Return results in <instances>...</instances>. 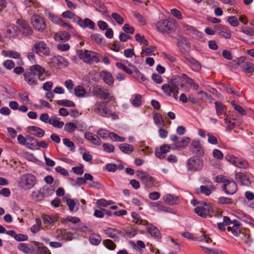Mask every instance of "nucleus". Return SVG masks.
<instances>
[{"label":"nucleus","instance_id":"1","mask_svg":"<svg viewBox=\"0 0 254 254\" xmlns=\"http://www.w3.org/2000/svg\"><path fill=\"white\" fill-rule=\"evenodd\" d=\"M29 71H25L23 76L25 80L30 85H35L37 83V81L35 79L36 75H38V78L40 80L45 79L43 74L45 73V69L39 64H35L30 66Z\"/></svg>","mask_w":254,"mask_h":254},{"label":"nucleus","instance_id":"2","mask_svg":"<svg viewBox=\"0 0 254 254\" xmlns=\"http://www.w3.org/2000/svg\"><path fill=\"white\" fill-rule=\"evenodd\" d=\"M201 156H193L187 161V167L190 171H196L201 170L203 166V161Z\"/></svg>","mask_w":254,"mask_h":254},{"label":"nucleus","instance_id":"3","mask_svg":"<svg viewBox=\"0 0 254 254\" xmlns=\"http://www.w3.org/2000/svg\"><path fill=\"white\" fill-rule=\"evenodd\" d=\"M77 53L80 59L87 64H91L94 62L98 63L100 61L99 56L96 53L87 50H79Z\"/></svg>","mask_w":254,"mask_h":254},{"label":"nucleus","instance_id":"4","mask_svg":"<svg viewBox=\"0 0 254 254\" xmlns=\"http://www.w3.org/2000/svg\"><path fill=\"white\" fill-rule=\"evenodd\" d=\"M194 212L199 216L206 218L207 216H213L214 210L209 203L205 202V204H200L197 206L194 210Z\"/></svg>","mask_w":254,"mask_h":254},{"label":"nucleus","instance_id":"5","mask_svg":"<svg viewBox=\"0 0 254 254\" xmlns=\"http://www.w3.org/2000/svg\"><path fill=\"white\" fill-rule=\"evenodd\" d=\"M35 183V177L30 174H25L20 178V185L25 189H31L34 186Z\"/></svg>","mask_w":254,"mask_h":254},{"label":"nucleus","instance_id":"6","mask_svg":"<svg viewBox=\"0 0 254 254\" xmlns=\"http://www.w3.org/2000/svg\"><path fill=\"white\" fill-rule=\"evenodd\" d=\"M174 23L172 21L164 19L159 21L156 27L159 31L162 33H167L173 30Z\"/></svg>","mask_w":254,"mask_h":254},{"label":"nucleus","instance_id":"7","mask_svg":"<svg viewBox=\"0 0 254 254\" xmlns=\"http://www.w3.org/2000/svg\"><path fill=\"white\" fill-rule=\"evenodd\" d=\"M31 23L35 30L43 32L46 28V24L44 18L38 15H34L31 17Z\"/></svg>","mask_w":254,"mask_h":254},{"label":"nucleus","instance_id":"8","mask_svg":"<svg viewBox=\"0 0 254 254\" xmlns=\"http://www.w3.org/2000/svg\"><path fill=\"white\" fill-rule=\"evenodd\" d=\"M16 23L20 26V32H21L22 35L30 38L33 34V30L26 20L18 19L16 21Z\"/></svg>","mask_w":254,"mask_h":254},{"label":"nucleus","instance_id":"9","mask_svg":"<svg viewBox=\"0 0 254 254\" xmlns=\"http://www.w3.org/2000/svg\"><path fill=\"white\" fill-rule=\"evenodd\" d=\"M32 50L37 54L41 52L46 56L50 55L49 48L47 46L46 44L42 41H40L36 43L32 47Z\"/></svg>","mask_w":254,"mask_h":254},{"label":"nucleus","instance_id":"10","mask_svg":"<svg viewBox=\"0 0 254 254\" xmlns=\"http://www.w3.org/2000/svg\"><path fill=\"white\" fill-rule=\"evenodd\" d=\"M178 41L177 45L181 49L185 50L186 52H189L190 49V46L188 39L184 36L179 35L176 38Z\"/></svg>","mask_w":254,"mask_h":254},{"label":"nucleus","instance_id":"11","mask_svg":"<svg viewBox=\"0 0 254 254\" xmlns=\"http://www.w3.org/2000/svg\"><path fill=\"white\" fill-rule=\"evenodd\" d=\"M77 24L82 28H85L88 27L90 29L94 30L95 27V23L91 19L86 18L82 20L81 18L76 16Z\"/></svg>","mask_w":254,"mask_h":254},{"label":"nucleus","instance_id":"12","mask_svg":"<svg viewBox=\"0 0 254 254\" xmlns=\"http://www.w3.org/2000/svg\"><path fill=\"white\" fill-rule=\"evenodd\" d=\"M222 190L228 194H233L237 190V185L235 182L231 181L228 184L223 185Z\"/></svg>","mask_w":254,"mask_h":254},{"label":"nucleus","instance_id":"13","mask_svg":"<svg viewBox=\"0 0 254 254\" xmlns=\"http://www.w3.org/2000/svg\"><path fill=\"white\" fill-rule=\"evenodd\" d=\"M191 145L193 148L191 150L192 153L195 154L196 156H203L204 155V151L199 140H192Z\"/></svg>","mask_w":254,"mask_h":254},{"label":"nucleus","instance_id":"14","mask_svg":"<svg viewBox=\"0 0 254 254\" xmlns=\"http://www.w3.org/2000/svg\"><path fill=\"white\" fill-rule=\"evenodd\" d=\"M171 149L169 144H164L160 148H156L155 150L156 156L159 159H163L165 157V154L169 152Z\"/></svg>","mask_w":254,"mask_h":254},{"label":"nucleus","instance_id":"15","mask_svg":"<svg viewBox=\"0 0 254 254\" xmlns=\"http://www.w3.org/2000/svg\"><path fill=\"white\" fill-rule=\"evenodd\" d=\"M235 178L238 182L241 183L242 185H245L249 186L251 185L249 178L244 173L242 172H238L235 174Z\"/></svg>","mask_w":254,"mask_h":254},{"label":"nucleus","instance_id":"16","mask_svg":"<svg viewBox=\"0 0 254 254\" xmlns=\"http://www.w3.org/2000/svg\"><path fill=\"white\" fill-rule=\"evenodd\" d=\"M51 62L53 63L54 65L63 66L64 67L67 66L68 62L63 57L58 56H54L51 59Z\"/></svg>","mask_w":254,"mask_h":254},{"label":"nucleus","instance_id":"17","mask_svg":"<svg viewBox=\"0 0 254 254\" xmlns=\"http://www.w3.org/2000/svg\"><path fill=\"white\" fill-rule=\"evenodd\" d=\"M100 75L107 84L109 86L113 84L114 77L110 72L106 70H102L100 72Z\"/></svg>","mask_w":254,"mask_h":254},{"label":"nucleus","instance_id":"18","mask_svg":"<svg viewBox=\"0 0 254 254\" xmlns=\"http://www.w3.org/2000/svg\"><path fill=\"white\" fill-rule=\"evenodd\" d=\"M84 137L88 140H90L94 144L100 145L102 143V141L100 138L96 135L93 134L90 132L85 133Z\"/></svg>","mask_w":254,"mask_h":254},{"label":"nucleus","instance_id":"19","mask_svg":"<svg viewBox=\"0 0 254 254\" xmlns=\"http://www.w3.org/2000/svg\"><path fill=\"white\" fill-rule=\"evenodd\" d=\"M28 131L38 137H42L45 134L44 130L36 126H29L28 127Z\"/></svg>","mask_w":254,"mask_h":254},{"label":"nucleus","instance_id":"20","mask_svg":"<svg viewBox=\"0 0 254 254\" xmlns=\"http://www.w3.org/2000/svg\"><path fill=\"white\" fill-rule=\"evenodd\" d=\"M190 142V138L189 137H185L182 138V140L178 141L177 143H176L174 145V147H172V149H176L178 150L179 149L182 148L184 149L185 148L187 145H188V143Z\"/></svg>","mask_w":254,"mask_h":254},{"label":"nucleus","instance_id":"21","mask_svg":"<svg viewBox=\"0 0 254 254\" xmlns=\"http://www.w3.org/2000/svg\"><path fill=\"white\" fill-rule=\"evenodd\" d=\"M215 30L219 31V34L222 36L227 38L230 39L231 38V35L230 32H228L227 28L223 25H215L214 27Z\"/></svg>","mask_w":254,"mask_h":254},{"label":"nucleus","instance_id":"22","mask_svg":"<svg viewBox=\"0 0 254 254\" xmlns=\"http://www.w3.org/2000/svg\"><path fill=\"white\" fill-rule=\"evenodd\" d=\"M49 124L52 125L55 127L59 128H62L64 125V123L60 121V118L55 116H51L49 121Z\"/></svg>","mask_w":254,"mask_h":254},{"label":"nucleus","instance_id":"23","mask_svg":"<svg viewBox=\"0 0 254 254\" xmlns=\"http://www.w3.org/2000/svg\"><path fill=\"white\" fill-rule=\"evenodd\" d=\"M147 232L154 238L156 239H161L162 235L158 228L151 225V227L147 228Z\"/></svg>","mask_w":254,"mask_h":254},{"label":"nucleus","instance_id":"24","mask_svg":"<svg viewBox=\"0 0 254 254\" xmlns=\"http://www.w3.org/2000/svg\"><path fill=\"white\" fill-rule=\"evenodd\" d=\"M182 55L186 58V59L190 63V64L193 66V69L195 70H198L200 69L201 66L199 63L193 58L186 57L185 56L184 53L181 51Z\"/></svg>","mask_w":254,"mask_h":254},{"label":"nucleus","instance_id":"25","mask_svg":"<svg viewBox=\"0 0 254 254\" xmlns=\"http://www.w3.org/2000/svg\"><path fill=\"white\" fill-rule=\"evenodd\" d=\"M119 148L124 153L129 154L132 152L134 149V147L130 144L124 143L119 145Z\"/></svg>","mask_w":254,"mask_h":254},{"label":"nucleus","instance_id":"26","mask_svg":"<svg viewBox=\"0 0 254 254\" xmlns=\"http://www.w3.org/2000/svg\"><path fill=\"white\" fill-rule=\"evenodd\" d=\"M89 241L92 245L97 246L102 241L101 236L98 234H92L89 237Z\"/></svg>","mask_w":254,"mask_h":254},{"label":"nucleus","instance_id":"27","mask_svg":"<svg viewBox=\"0 0 254 254\" xmlns=\"http://www.w3.org/2000/svg\"><path fill=\"white\" fill-rule=\"evenodd\" d=\"M91 39L98 44L105 45L106 40L100 34H92L90 35Z\"/></svg>","mask_w":254,"mask_h":254},{"label":"nucleus","instance_id":"28","mask_svg":"<svg viewBox=\"0 0 254 254\" xmlns=\"http://www.w3.org/2000/svg\"><path fill=\"white\" fill-rule=\"evenodd\" d=\"M133 68L132 77L136 80L140 78L142 81H145L148 80L144 75L139 71V70L134 66H132Z\"/></svg>","mask_w":254,"mask_h":254},{"label":"nucleus","instance_id":"29","mask_svg":"<svg viewBox=\"0 0 254 254\" xmlns=\"http://www.w3.org/2000/svg\"><path fill=\"white\" fill-rule=\"evenodd\" d=\"M32 243L37 247L38 250L42 253L45 254H51L48 249L42 243L36 241H32Z\"/></svg>","mask_w":254,"mask_h":254},{"label":"nucleus","instance_id":"30","mask_svg":"<svg viewBox=\"0 0 254 254\" xmlns=\"http://www.w3.org/2000/svg\"><path fill=\"white\" fill-rule=\"evenodd\" d=\"M242 71L245 73H252L254 72V64L249 62L244 63L242 65Z\"/></svg>","mask_w":254,"mask_h":254},{"label":"nucleus","instance_id":"31","mask_svg":"<svg viewBox=\"0 0 254 254\" xmlns=\"http://www.w3.org/2000/svg\"><path fill=\"white\" fill-rule=\"evenodd\" d=\"M141 182L145 185L146 187H151L154 186V179L149 174H147L142 179Z\"/></svg>","mask_w":254,"mask_h":254},{"label":"nucleus","instance_id":"32","mask_svg":"<svg viewBox=\"0 0 254 254\" xmlns=\"http://www.w3.org/2000/svg\"><path fill=\"white\" fill-rule=\"evenodd\" d=\"M164 200L168 205H173L176 204V201L178 200V197L168 194L164 197Z\"/></svg>","mask_w":254,"mask_h":254},{"label":"nucleus","instance_id":"33","mask_svg":"<svg viewBox=\"0 0 254 254\" xmlns=\"http://www.w3.org/2000/svg\"><path fill=\"white\" fill-rule=\"evenodd\" d=\"M95 92L98 97L102 99H107L109 96V93L108 91H105L100 87H97L95 89Z\"/></svg>","mask_w":254,"mask_h":254},{"label":"nucleus","instance_id":"34","mask_svg":"<svg viewBox=\"0 0 254 254\" xmlns=\"http://www.w3.org/2000/svg\"><path fill=\"white\" fill-rule=\"evenodd\" d=\"M216 114L218 116H220L222 114L223 112L227 110L226 107L219 101H216L215 103Z\"/></svg>","mask_w":254,"mask_h":254},{"label":"nucleus","instance_id":"35","mask_svg":"<svg viewBox=\"0 0 254 254\" xmlns=\"http://www.w3.org/2000/svg\"><path fill=\"white\" fill-rule=\"evenodd\" d=\"M56 103L58 105L62 106L64 107H75V104L72 101L68 100H57L56 101Z\"/></svg>","mask_w":254,"mask_h":254},{"label":"nucleus","instance_id":"36","mask_svg":"<svg viewBox=\"0 0 254 254\" xmlns=\"http://www.w3.org/2000/svg\"><path fill=\"white\" fill-rule=\"evenodd\" d=\"M95 4L96 10L103 13V14H106V13L107 12V8L102 2H101L100 1H97L95 2Z\"/></svg>","mask_w":254,"mask_h":254},{"label":"nucleus","instance_id":"37","mask_svg":"<svg viewBox=\"0 0 254 254\" xmlns=\"http://www.w3.org/2000/svg\"><path fill=\"white\" fill-rule=\"evenodd\" d=\"M41 228V220L40 218L36 219V224L32 226L30 230L33 233L38 232Z\"/></svg>","mask_w":254,"mask_h":254},{"label":"nucleus","instance_id":"38","mask_svg":"<svg viewBox=\"0 0 254 254\" xmlns=\"http://www.w3.org/2000/svg\"><path fill=\"white\" fill-rule=\"evenodd\" d=\"M75 95L79 97L84 96L86 93L85 88L81 85H79L74 88Z\"/></svg>","mask_w":254,"mask_h":254},{"label":"nucleus","instance_id":"39","mask_svg":"<svg viewBox=\"0 0 254 254\" xmlns=\"http://www.w3.org/2000/svg\"><path fill=\"white\" fill-rule=\"evenodd\" d=\"M153 206L154 207L156 208V209H155L156 211H161L171 212V209L170 208L162 205L161 202L160 203H159V202L154 203Z\"/></svg>","mask_w":254,"mask_h":254},{"label":"nucleus","instance_id":"40","mask_svg":"<svg viewBox=\"0 0 254 254\" xmlns=\"http://www.w3.org/2000/svg\"><path fill=\"white\" fill-rule=\"evenodd\" d=\"M17 248L20 251L25 254H29L30 252L32 251V249L29 248L27 244L25 243L18 244Z\"/></svg>","mask_w":254,"mask_h":254},{"label":"nucleus","instance_id":"41","mask_svg":"<svg viewBox=\"0 0 254 254\" xmlns=\"http://www.w3.org/2000/svg\"><path fill=\"white\" fill-rule=\"evenodd\" d=\"M103 244L105 247L109 250H114L116 249V245L113 241L110 239H106L103 241Z\"/></svg>","mask_w":254,"mask_h":254},{"label":"nucleus","instance_id":"42","mask_svg":"<svg viewBox=\"0 0 254 254\" xmlns=\"http://www.w3.org/2000/svg\"><path fill=\"white\" fill-rule=\"evenodd\" d=\"M43 219L44 221V222L45 224L51 225L54 223L55 221H57V218L56 217L52 216H49L47 215H45L43 217Z\"/></svg>","mask_w":254,"mask_h":254},{"label":"nucleus","instance_id":"43","mask_svg":"<svg viewBox=\"0 0 254 254\" xmlns=\"http://www.w3.org/2000/svg\"><path fill=\"white\" fill-rule=\"evenodd\" d=\"M153 119L156 125L164 126V120L162 116L159 113H155L153 115Z\"/></svg>","mask_w":254,"mask_h":254},{"label":"nucleus","instance_id":"44","mask_svg":"<svg viewBox=\"0 0 254 254\" xmlns=\"http://www.w3.org/2000/svg\"><path fill=\"white\" fill-rule=\"evenodd\" d=\"M31 196L34 200L39 201L44 198V194L40 191H34L32 192Z\"/></svg>","mask_w":254,"mask_h":254},{"label":"nucleus","instance_id":"45","mask_svg":"<svg viewBox=\"0 0 254 254\" xmlns=\"http://www.w3.org/2000/svg\"><path fill=\"white\" fill-rule=\"evenodd\" d=\"M203 251L209 254H224L221 251H219L218 249H210L208 248L201 246Z\"/></svg>","mask_w":254,"mask_h":254},{"label":"nucleus","instance_id":"46","mask_svg":"<svg viewBox=\"0 0 254 254\" xmlns=\"http://www.w3.org/2000/svg\"><path fill=\"white\" fill-rule=\"evenodd\" d=\"M116 65L120 69L123 70L127 73L131 75L133 73V70L121 63H117Z\"/></svg>","mask_w":254,"mask_h":254},{"label":"nucleus","instance_id":"47","mask_svg":"<svg viewBox=\"0 0 254 254\" xmlns=\"http://www.w3.org/2000/svg\"><path fill=\"white\" fill-rule=\"evenodd\" d=\"M94 111L96 113L103 117H107L108 115V110L107 107H104L102 109L96 108L94 109Z\"/></svg>","mask_w":254,"mask_h":254},{"label":"nucleus","instance_id":"48","mask_svg":"<svg viewBox=\"0 0 254 254\" xmlns=\"http://www.w3.org/2000/svg\"><path fill=\"white\" fill-rule=\"evenodd\" d=\"M46 14L48 16V18L54 23L58 24L59 22L62 21V19L60 17L54 15V14L48 12Z\"/></svg>","mask_w":254,"mask_h":254},{"label":"nucleus","instance_id":"49","mask_svg":"<svg viewBox=\"0 0 254 254\" xmlns=\"http://www.w3.org/2000/svg\"><path fill=\"white\" fill-rule=\"evenodd\" d=\"M77 128L76 125L72 122L67 123L65 125L64 129L68 132H72Z\"/></svg>","mask_w":254,"mask_h":254},{"label":"nucleus","instance_id":"50","mask_svg":"<svg viewBox=\"0 0 254 254\" xmlns=\"http://www.w3.org/2000/svg\"><path fill=\"white\" fill-rule=\"evenodd\" d=\"M63 199L66 200V205L68 206L69 210L73 211L75 205L74 200L70 198H67L65 197H64Z\"/></svg>","mask_w":254,"mask_h":254},{"label":"nucleus","instance_id":"51","mask_svg":"<svg viewBox=\"0 0 254 254\" xmlns=\"http://www.w3.org/2000/svg\"><path fill=\"white\" fill-rule=\"evenodd\" d=\"M236 166L240 168L247 169L249 167V164L245 160L239 158L238 159L237 164H236Z\"/></svg>","mask_w":254,"mask_h":254},{"label":"nucleus","instance_id":"52","mask_svg":"<svg viewBox=\"0 0 254 254\" xmlns=\"http://www.w3.org/2000/svg\"><path fill=\"white\" fill-rule=\"evenodd\" d=\"M2 53L5 54V56H8L14 59H19L20 58V54L17 52L9 51L7 52L8 54H6V53L7 52L3 51Z\"/></svg>","mask_w":254,"mask_h":254},{"label":"nucleus","instance_id":"53","mask_svg":"<svg viewBox=\"0 0 254 254\" xmlns=\"http://www.w3.org/2000/svg\"><path fill=\"white\" fill-rule=\"evenodd\" d=\"M225 158L233 165L235 166L237 164V161L239 158L236 157L234 155H226Z\"/></svg>","mask_w":254,"mask_h":254},{"label":"nucleus","instance_id":"54","mask_svg":"<svg viewBox=\"0 0 254 254\" xmlns=\"http://www.w3.org/2000/svg\"><path fill=\"white\" fill-rule=\"evenodd\" d=\"M227 21L232 26L237 27L239 25V22L235 16H231L228 17Z\"/></svg>","mask_w":254,"mask_h":254},{"label":"nucleus","instance_id":"55","mask_svg":"<svg viewBox=\"0 0 254 254\" xmlns=\"http://www.w3.org/2000/svg\"><path fill=\"white\" fill-rule=\"evenodd\" d=\"M141 96L140 94H136L135 98L131 101V104L134 107H139L141 104Z\"/></svg>","mask_w":254,"mask_h":254},{"label":"nucleus","instance_id":"56","mask_svg":"<svg viewBox=\"0 0 254 254\" xmlns=\"http://www.w3.org/2000/svg\"><path fill=\"white\" fill-rule=\"evenodd\" d=\"M104 232L106 235H107L109 237L113 239L114 241L117 242L119 240V237L117 235V233H114L113 232L109 230L106 229L104 230Z\"/></svg>","mask_w":254,"mask_h":254},{"label":"nucleus","instance_id":"57","mask_svg":"<svg viewBox=\"0 0 254 254\" xmlns=\"http://www.w3.org/2000/svg\"><path fill=\"white\" fill-rule=\"evenodd\" d=\"M112 17L119 24H122L124 23V19L117 13L114 12L112 14Z\"/></svg>","mask_w":254,"mask_h":254},{"label":"nucleus","instance_id":"58","mask_svg":"<svg viewBox=\"0 0 254 254\" xmlns=\"http://www.w3.org/2000/svg\"><path fill=\"white\" fill-rule=\"evenodd\" d=\"M162 89L168 96H170L173 92L172 89L169 84H165L162 86Z\"/></svg>","mask_w":254,"mask_h":254},{"label":"nucleus","instance_id":"59","mask_svg":"<svg viewBox=\"0 0 254 254\" xmlns=\"http://www.w3.org/2000/svg\"><path fill=\"white\" fill-rule=\"evenodd\" d=\"M156 49V48L153 46H150L147 48L142 49V51L146 56H150L152 53L154 52Z\"/></svg>","mask_w":254,"mask_h":254},{"label":"nucleus","instance_id":"60","mask_svg":"<svg viewBox=\"0 0 254 254\" xmlns=\"http://www.w3.org/2000/svg\"><path fill=\"white\" fill-rule=\"evenodd\" d=\"M123 30L125 33L127 34H132L134 31V28L133 27L130 26L128 24H125L123 27Z\"/></svg>","mask_w":254,"mask_h":254},{"label":"nucleus","instance_id":"61","mask_svg":"<svg viewBox=\"0 0 254 254\" xmlns=\"http://www.w3.org/2000/svg\"><path fill=\"white\" fill-rule=\"evenodd\" d=\"M218 202L222 204H231L233 203V201L230 198L220 197L218 198Z\"/></svg>","mask_w":254,"mask_h":254},{"label":"nucleus","instance_id":"62","mask_svg":"<svg viewBox=\"0 0 254 254\" xmlns=\"http://www.w3.org/2000/svg\"><path fill=\"white\" fill-rule=\"evenodd\" d=\"M104 150L107 152L111 153L114 151L115 147L112 144L109 143H104L103 144Z\"/></svg>","mask_w":254,"mask_h":254},{"label":"nucleus","instance_id":"63","mask_svg":"<svg viewBox=\"0 0 254 254\" xmlns=\"http://www.w3.org/2000/svg\"><path fill=\"white\" fill-rule=\"evenodd\" d=\"M199 192L201 193L204 194L206 196L209 195L211 191L209 188L205 186H201L199 188Z\"/></svg>","mask_w":254,"mask_h":254},{"label":"nucleus","instance_id":"64","mask_svg":"<svg viewBox=\"0 0 254 254\" xmlns=\"http://www.w3.org/2000/svg\"><path fill=\"white\" fill-rule=\"evenodd\" d=\"M242 31L250 36L254 35V29L248 27H242Z\"/></svg>","mask_w":254,"mask_h":254}]
</instances>
